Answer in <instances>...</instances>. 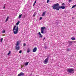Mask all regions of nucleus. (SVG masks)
Listing matches in <instances>:
<instances>
[{
	"label": "nucleus",
	"mask_w": 76,
	"mask_h": 76,
	"mask_svg": "<svg viewBox=\"0 0 76 76\" xmlns=\"http://www.w3.org/2000/svg\"><path fill=\"white\" fill-rule=\"evenodd\" d=\"M52 7L54 10H59L60 9H65V7L64 6H59V4L56 3L54 4L53 6Z\"/></svg>",
	"instance_id": "obj_1"
},
{
	"label": "nucleus",
	"mask_w": 76,
	"mask_h": 76,
	"mask_svg": "<svg viewBox=\"0 0 76 76\" xmlns=\"http://www.w3.org/2000/svg\"><path fill=\"white\" fill-rule=\"evenodd\" d=\"M19 30V27L18 26H17L16 27V26H15H15H14V27L13 28V33L14 34H18V31Z\"/></svg>",
	"instance_id": "obj_2"
},
{
	"label": "nucleus",
	"mask_w": 76,
	"mask_h": 76,
	"mask_svg": "<svg viewBox=\"0 0 76 76\" xmlns=\"http://www.w3.org/2000/svg\"><path fill=\"white\" fill-rule=\"evenodd\" d=\"M20 44V42H19V41H18L17 42L16 46L15 47L16 50H19L20 48V47H19V45Z\"/></svg>",
	"instance_id": "obj_3"
},
{
	"label": "nucleus",
	"mask_w": 76,
	"mask_h": 76,
	"mask_svg": "<svg viewBox=\"0 0 76 76\" xmlns=\"http://www.w3.org/2000/svg\"><path fill=\"white\" fill-rule=\"evenodd\" d=\"M67 72L69 73H72L74 72V69H73V68L67 69Z\"/></svg>",
	"instance_id": "obj_4"
},
{
	"label": "nucleus",
	"mask_w": 76,
	"mask_h": 76,
	"mask_svg": "<svg viewBox=\"0 0 76 76\" xmlns=\"http://www.w3.org/2000/svg\"><path fill=\"white\" fill-rule=\"evenodd\" d=\"M49 56H48L47 58H46L44 60V63L45 64H47V63H48V59H49Z\"/></svg>",
	"instance_id": "obj_5"
},
{
	"label": "nucleus",
	"mask_w": 76,
	"mask_h": 76,
	"mask_svg": "<svg viewBox=\"0 0 76 76\" xmlns=\"http://www.w3.org/2000/svg\"><path fill=\"white\" fill-rule=\"evenodd\" d=\"M45 29V27H42L41 28V33L42 34L44 33V29Z\"/></svg>",
	"instance_id": "obj_6"
},
{
	"label": "nucleus",
	"mask_w": 76,
	"mask_h": 76,
	"mask_svg": "<svg viewBox=\"0 0 76 76\" xmlns=\"http://www.w3.org/2000/svg\"><path fill=\"white\" fill-rule=\"evenodd\" d=\"M37 47H35L33 50V53H35L36 52V51H37Z\"/></svg>",
	"instance_id": "obj_7"
},
{
	"label": "nucleus",
	"mask_w": 76,
	"mask_h": 76,
	"mask_svg": "<svg viewBox=\"0 0 76 76\" xmlns=\"http://www.w3.org/2000/svg\"><path fill=\"white\" fill-rule=\"evenodd\" d=\"M23 75H24V73L23 72H21L20 74L18 75V76H23Z\"/></svg>",
	"instance_id": "obj_8"
},
{
	"label": "nucleus",
	"mask_w": 76,
	"mask_h": 76,
	"mask_svg": "<svg viewBox=\"0 0 76 76\" xmlns=\"http://www.w3.org/2000/svg\"><path fill=\"white\" fill-rule=\"evenodd\" d=\"M39 35V37L40 38H42V35L41 34V32H39L38 33Z\"/></svg>",
	"instance_id": "obj_9"
},
{
	"label": "nucleus",
	"mask_w": 76,
	"mask_h": 76,
	"mask_svg": "<svg viewBox=\"0 0 76 76\" xmlns=\"http://www.w3.org/2000/svg\"><path fill=\"white\" fill-rule=\"evenodd\" d=\"M9 17L8 16L7 18H6V19L5 20V22H7V21H8V20H9Z\"/></svg>",
	"instance_id": "obj_10"
},
{
	"label": "nucleus",
	"mask_w": 76,
	"mask_h": 76,
	"mask_svg": "<svg viewBox=\"0 0 76 76\" xmlns=\"http://www.w3.org/2000/svg\"><path fill=\"white\" fill-rule=\"evenodd\" d=\"M45 13H46V11H45L43 12L42 16H45Z\"/></svg>",
	"instance_id": "obj_11"
},
{
	"label": "nucleus",
	"mask_w": 76,
	"mask_h": 76,
	"mask_svg": "<svg viewBox=\"0 0 76 76\" xmlns=\"http://www.w3.org/2000/svg\"><path fill=\"white\" fill-rule=\"evenodd\" d=\"M28 64H29V62H26L25 63V66H26L28 65Z\"/></svg>",
	"instance_id": "obj_12"
},
{
	"label": "nucleus",
	"mask_w": 76,
	"mask_h": 76,
	"mask_svg": "<svg viewBox=\"0 0 76 76\" xmlns=\"http://www.w3.org/2000/svg\"><path fill=\"white\" fill-rule=\"evenodd\" d=\"M72 42H69V45H72Z\"/></svg>",
	"instance_id": "obj_13"
},
{
	"label": "nucleus",
	"mask_w": 76,
	"mask_h": 76,
	"mask_svg": "<svg viewBox=\"0 0 76 76\" xmlns=\"http://www.w3.org/2000/svg\"><path fill=\"white\" fill-rule=\"evenodd\" d=\"M71 39H72V40H75L76 39L75 38V37H72L71 38Z\"/></svg>",
	"instance_id": "obj_14"
},
{
	"label": "nucleus",
	"mask_w": 76,
	"mask_h": 76,
	"mask_svg": "<svg viewBox=\"0 0 76 76\" xmlns=\"http://www.w3.org/2000/svg\"><path fill=\"white\" fill-rule=\"evenodd\" d=\"M20 23V22L19 21H18V22H17L16 23V25H17V26H18V25H19V23Z\"/></svg>",
	"instance_id": "obj_15"
},
{
	"label": "nucleus",
	"mask_w": 76,
	"mask_h": 76,
	"mask_svg": "<svg viewBox=\"0 0 76 76\" xmlns=\"http://www.w3.org/2000/svg\"><path fill=\"white\" fill-rule=\"evenodd\" d=\"M67 51H71V50L70 49V48H67Z\"/></svg>",
	"instance_id": "obj_16"
},
{
	"label": "nucleus",
	"mask_w": 76,
	"mask_h": 76,
	"mask_svg": "<svg viewBox=\"0 0 76 76\" xmlns=\"http://www.w3.org/2000/svg\"><path fill=\"white\" fill-rule=\"evenodd\" d=\"M76 5H74L73 6H72V9H73V8H74V7H76Z\"/></svg>",
	"instance_id": "obj_17"
},
{
	"label": "nucleus",
	"mask_w": 76,
	"mask_h": 76,
	"mask_svg": "<svg viewBox=\"0 0 76 76\" xmlns=\"http://www.w3.org/2000/svg\"><path fill=\"white\" fill-rule=\"evenodd\" d=\"M22 15V14L20 15L18 17L19 18H21Z\"/></svg>",
	"instance_id": "obj_18"
},
{
	"label": "nucleus",
	"mask_w": 76,
	"mask_h": 76,
	"mask_svg": "<svg viewBox=\"0 0 76 76\" xmlns=\"http://www.w3.org/2000/svg\"><path fill=\"white\" fill-rule=\"evenodd\" d=\"M3 38H1L0 40L1 42H2V41H3Z\"/></svg>",
	"instance_id": "obj_19"
},
{
	"label": "nucleus",
	"mask_w": 76,
	"mask_h": 76,
	"mask_svg": "<svg viewBox=\"0 0 76 76\" xmlns=\"http://www.w3.org/2000/svg\"><path fill=\"white\" fill-rule=\"evenodd\" d=\"M11 53V52H10V51H9V53L7 54V55L9 56V54H10Z\"/></svg>",
	"instance_id": "obj_20"
},
{
	"label": "nucleus",
	"mask_w": 76,
	"mask_h": 76,
	"mask_svg": "<svg viewBox=\"0 0 76 76\" xmlns=\"http://www.w3.org/2000/svg\"><path fill=\"white\" fill-rule=\"evenodd\" d=\"M35 15H36V13L34 12L33 15V16L34 17L35 16Z\"/></svg>",
	"instance_id": "obj_21"
},
{
	"label": "nucleus",
	"mask_w": 76,
	"mask_h": 76,
	"mask_svg": "<svg viewBox=\"0 0 76 76\" xmlns=\"http://www.w3.org/2000/svg\"><path fill=\"white\" fill-rule=\"evenodd\" d=\"M30 50H29V49H28V50H27V53H29V52H30Z\"/></svg>",
	"instance_id": "obj_22"
},
{
	"label": "nucleus",
	"mask_w": 76,
	"mask_h": 76,
	"mask_svg": "<svg viewBox=\"0 0 76 76\" xmlns=\"http://www.w3.org/2000/svg\"><path fill=\"white\" fill-rule=\"evenodd\" d=\"M5 7H6V5L5 4H4V5L3 9H4L5 8Z\"/></svg>",
	"instance_id": "obj_23"
},
{
	"label": "nucleus",
	"mask_w": 76,
	"mask_h": 76,
	"mask_svg": "<svg viewBox=\"0 0 76 76\" xmlns=\"http://www.w3.org/2000/svg\"><path fill=\"white\" fill-rule=\"evenodd\" d=\"M72 0H69V3H70V2H72Z\"/></svg>",
	"instance_id": "obj_24"
},
{
	"label": "nucleus",
	"mask_w": 76,
	"mask_h": 76,
	"mask_svg": "<svg viewBox=\"0 0 76 76\" xmlns=\"http://www.w3.org/2000/svg\"><path fill=\"white\" fill-rule=\"evenodd\" d=\"M19 53H22V50H20L19 52Z\"/></svg>",
	"instance_id": "obj_25"
},
{
	"label": "nucleus",
	"mask_w": 76,
	"mask_h": 76,
	"mask_svg": "<svg viewBox=\"0 0 76 76\" xmlns=\"http://www.w3.org/2000/svg\"><path fill=\"white\" fill-rule=\"evenodd\" d=\"M62 6H64L65 5V4L64 3H63L62 4Z\"/></svg>",
	"instance_id": "obj_26"
},
{
	"label": "nucleus",
	"mask_w": 76,
	"mask_h": 76,
	"mask_svg": "<svg viewBox=\"0 0 76 76\" xmlns=\"http://www.w3.org/2000/svg\"><path fill=\"white\" fill-rule=\"evenodd\" d=\"M4 32H5V31L4 30L2 31V33H4Z\"/></svg>",
	"instance_id": "obj_27"
},
{
	"label": "nucleus",
	"mask_w": 76,
	"mask_h": 76,
	"mask_svg": "<svg viewBox=\"0 0 76 76\" xmlns=\"http://www.w3.org/2000/svg\"><path fill=\"white\" fill-rule=\"evenodd\" d=\"M45 49H47V47L46 46H45L44 47Z\"/></svg>",
	"instance_id": "obj_28"
},
{
	"label": "nucleus",
	"mask_w": 76,
	"mask_h": 76,
	"mask_svg": "<svg viewBox=\"0 0 76 76\" xmlns=\"http://www.w3.org/2000/svg\"><path fill=\"white\" fill-rule=\"evenodd\" d=\"M49 1H50V0H47V3H48L49 2Z\"/></svg>",
	"instance_id": "obj_29"
},
{
	"label": "nucleus",
	"mask_w": 76,
	"mask_h": 76,
	"mask_svg": "<svg viewBox=\"0 0 76 76\" xmlns=\"http://www.w3.org/2000/svg\"><path fill=\"white\" fill-rule=\"evenodd\" d=\"M42 19V17H40L39 18V20H41Z\"/></svg>",
	"instance_id": "obj_30"
},
{
	"label": "nucleus",
	"mask_w": 76,
	"mask_h": 76,
	"mask_svg": "<svg viewBox=\"0 0 76 76\" xmlns=\"http://www.w3.org/2000/svg\"><path fill=\"white\" fill-rule=\"evenodd\" d=\"M35 3H34V4H33V6H35Z\"/></svg>",
	"instance_id": "obj_31"
},
{
	"label": "nucleus",
	"mask_w": 76,
	"mask_h": 76,
	"mask_svg": "<svg viewBox=\"0 0 76 76\" xmlns=\"http://www.w3.org/2000/svg\"><path fill=\"white\" fill-rule=\"evenodd\" d=\"M23 45H24V46H26V44H25V43Z\"/></svg>",
	"instance_id": "obj_32"
},
{
	"label": "nucleus",
	"mask_w": 76,
	"mask_h": 76,
	"mask_svg": "<svg viewBox=\"0 0 76 76\" xmlns=\"http://www.w3.org/2000/svg\"><path fill=\"white\" fill-rule=\"evenodd\" d=\"M36 2H37V1H35L34 3H35V4L36 3Z\"/></svg>",
	"instance_id": "obj_33"
},
{
	"label": "nucleus",
	"mask_w": 76,
	"mask_h": 76,
	"mask_svg": "<svg viewBox=\"0 0 76 76\" xmlns=\"http://www.w3.org/2000/svg\"><path fill=\"white\" fill-rule=\"evenodd\" d=\"M45 37L43 39V40H44L45 39Z\"/></svg>",
	"instance_id": "obj_34"
},
{
	"label": "nucleus",
	"mask_w": 76,
	"mask_h": 76,
	"mask_svg": "<svg viewBox=\"0 0 76 76\" xmlns=\"http://www.w3.org/2000/svg\"><path fill=\"white\" fill-rule=\"evenodd\" d=\"M72 19H73V18H72Z\"/></svg>",
	"instance_id": "obj_35"
}]
</instances>
